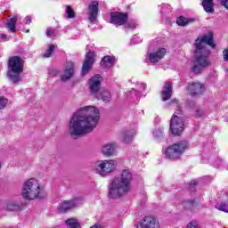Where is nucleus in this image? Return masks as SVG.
<instances>
[{"label":"nucleus","mask_w":228,"mask_h":228,"mask_svg":"<svg viewBox=\"0 0 228 228\" xmlns=\"http://www.w3.org/2000/svg\"><path fill=\"white\" fill-rule=\"evenodd\" d=\"M101 113L94 106H86L78 109L71 117L69 125L70 136L77 138L92 133L99 124Z\"/></svg>","instance_id":"nucleus-1"},{"label":"nucleus","mask_w":228,"mask_h":228,"mask_svg":"<svg viewBox=\"0 0 228 228\" xmlns=\"http://www.w3.org/2000/svg\"><path fill=\"white\" fill-rule=\"evenodd\" d=\"M131 181L133 174L131 170L124 169L121 174L113 179L109 189L110 199H120L131 191Z\"/></svg>","instance_id":"nucleus-2"},{"label":"nucleus","mask_w":228,"mask_h":228,"mask_svg":"<svg viewBox=\"0 0 228 228\" xmlns=\"http://www.w3.org/2000/svg\"><path fill=\"white\" fill-rule=\"evenodd\" d=\"M21 195L26 200H35V199H44L45 197L44 187L36 178H30L24 182Z\"/></svg>","instance_id":"nucleus-3"},{"label":"nucleus","mask_w":228,"mask_h":228,"mask_svg":"<svg viewBox=\"0 0 228 228\" xmlns=\"http://www.w3.org/2000/svg\"><path fill=\"white\" fill-rule=\"evenodd\" d=\"M24 72V61L19 56H12L8 61L7 76L12 83L20 81V74Z\"/></svg>","instance_id":"nucleus-4"},{"label":"nucleus","mask_w":228,"mask_h":228,"mask_svg":"<svg viewBox=\"0 0 228 228\" xmlns=\"http://www.w3.org/2000/svg\"><path fill=\"white\" fill-rule=\"evenodd\" d=\"M172 105L174 108H175L176 112L172 116L171 121H170V131L172 134L175 136H179L181 133L184 130V118L183 116V110H181V103H179V101L174 100L172 102Z\"/></svg>","instance_id":"nucleus-5"},{"label":"nucleus","mask_w":228,"mask_h":228,"mask_svg":"<svg viewBox=\"0 0 228 228\" xmlns=\"http://www.w3.org/2000/svg\"><path fill=\"white\" fill-rule=\"evenodd\" d=\"M211 61H209V51L195 52L194 53V65L192 67V72L199 74L202 72V69L209 67Z\"/></svg>","instance_id":"nucleus-6"},{"label":"nucleus","mask_w":228,"mask_h":228,"mask_svg":"<svg viewBox=\"0 0 228 228\" xmlns=\"http://www.w3.org/2000/svg\"><path fill=\"white\" fill-rule=\"evenodd\" d=\"M94 172L104 177L107 174H111L117 168V161L115 160H99L94 164Z\"/></svg>","instance_id":"nucleus-7"},{"label":"nucleus","mask_w":228,"mask_h":228,"mask_svg":"<svg viewBox=\"0 0 228 228\" xmlns=\"http://www.w3.org/2000/svg\"><path fill=\"white\" fill-rule=\"evenodd\" d=\"M186 149H188L187 142H176L167 147L165 151V156L167 159H179V158L184 154Z\"/></svg>","instance_id":"nucleus-8"},{"label":"nucleus","mask_w":228,"mask_h":228,"mask_svg":"<svg viewBox=\"0 0 228 228\" xmlns=\"http://www.w3.org/2000/svg\"><path fill=\"white\" fill-rule=\"evenodd\" d=\"M206 45H210L212 49L216 47V45H215V42L213 41V34L208 33L205 36H200L196 39L195 53H204L205 51H209L206 49Z\"/></svg>","instance_id":"nucleus-9"},{"label":"nucleus","mask_w":228,"mask_h":228,"mask_svg":"<svg viewBox=\"0 0 228 228\" xmlns=\"http://www.w3.org/2000/svg\"><path fill=\"white\" fill-rule=\"evenodd\" d=\"M137 228H159V221L154 216H146L140 221Z\"/></svg>","instance_id":"nucleus-10"},{"label":"nucleus","mask_w":228,"mask_h":228,"mask_svg":"<svg viewBox=\"0 0 228 228\" xmlns=\"http://www.w3.org/2000/svg\"><path fill=\"white\" fill-rule=\"evenodd\" d=\"M187 90L190 95H202L206 92V86L200 82H192L188 85Z\"/></svg>","instance_id":"nucleus-11"},{"label":"nucleus","mask_w":228,"mask_h":228,"mask_svg":"<svg viewBox=\"0 0 228 228\" xmlns=\"http://www.w3.org/2000/svg\"><path fill=\"white\" fill-rule=\"evenodd\" d=\"M95 53L94 52H89L86 55V61L82 66V76H86L88 72H90L94 63H95V60L94 59Z\"/></svg>","instance_id":"nucleus-12"},{"label":"nucleus","mask_w":228,"mask_h":228,"mask_svg":"<svg viewBox=\"0 0 228 228\" xmlns=\"http://www.w3.org/2000/svg\"><path fill=\"white\" fill-rule=\"evenodd\" d=\"M165 54H167V49L159 48L148 54L147 58L151 63H159V61H161L165 58Z\"/></svg>","instance_id":"nucleus-13"},{"label":"nucleus","mask_w":228,"mask_h":228,"mask_svg":"<svg viewBox=\"0 0 228 228\" xmlns=\"http://www.w3.org/2000/svg\"><path fill=\"white\" fill-rule=\"evenodd\" d=\"M110 22L116 26H124L127 22V14L122 12H111Z\"/></svg>","instance_id":"nucleus-14"},{"label":"nucleus","mask_w":228,"mask_h":228,"mask_svg":"<svg viewBox=\"0 0 228 228\" xmlns=\"http://www.w3.org/2000/svg\"><path fill=\"white\" fill-rule=\"evenodd\" d=\"M73 76H74V62L67 61L64 67V69L62 71V74L61 75V79L64 82L69 81V79H70Z\"/></svg>","instance_id":"nucleus-15"},{"label":"nucleus","mask_w":228,"mask_h":228,"mask_svg":"<svg viewBox=\"0 0 228 228\" xmlns=\"http://www.w3.org/2000/svg\"><path fill=\"white\" fill-rule=\"evenodd\" d=\"M101 81H102V77L101 75H94L91 79H89V88L92 94H96L101 88Z\"/></svg>","instance_id":"nucleus-16"},{"label":"nucleus","mask_w":228,"mask_h":228,"mask_svg":"<svg viewBox=\"0 0 228 228\" xmlns=\"http://www.w3.org/2000/svg\"><path fill=\"white\" fill-rule=\"evenodd\" d=\"M97 13H99V2L94 1L89 5V20L90 22H95L97 20Z\"/></svg>","instance_id":"nucleus-17"},{"label":"nucleus","mask_w":228,"mask_h":228,"mask_svg":"<svg viewBox=\"0 0 228 228\" xmlns=\"http://www.w3.org/2000/svg\"><path fill=\"white\" fill-rule=\"evenodd\" d=\"M77 206V202L76 200H66L61 203L58 207L59 213H67L69 209H74Z\"/></svg>","instance_id":"nucleus-18"},{"label":"nucleus","mask_w":228,"mask_h":228,"mask_svg":"<svg viewBox=\"0 0 228 228\" xmlns=\"http://www.w3.org/2000/svg\"><path fill=\"white\" fill-rule=\"evenodd\" d=\"M171 95H172V84L167 82L164 85V89L161 93V99L162 101H168Z\"/></svg>","instance_id":"nucleus-19"},{"label":"nucleus","mask_w":228,"mask_h":228,"mask_svg":"<svg viewBox=\"0 0 228 228\" xmlns=\"http://www.w3.org/2000/svg\"><path fill=\"white\" fill-rule=\"evenodd\" d=\"M117 145L115 143H107L102 146V151L104 156H113L115 154Z\"/></svg>","instance_id":"nucleus-20"},{"label":"nucleus","mask_w":228,"mask_h":228,"mask_svg":"<svg viewBox=\"0 0 228 228\" xmlns=\"http://www.w3.org/2000/svg\"><path fill=\"white\" fill-rule=\"evenodd\" d=\"M96 97L103 101V102H110L111 101V93L106 89H102L99 94L96 93Z\"/></svg>","instance_id":"nucleus-21"},{"label":"nucleus","mask_w":228,"mask_h":228,"mask_svg":"<svg viewBox=\"0 0 228 228\" xmlns=\"http://www.w3.org/2000/svg\"><path fill=\"white\" fill-rule=\"evenodd\" d=\"M115 63V57L111 56H105L102 58L101 61L102 67L103 69H110V67H113V64Z\"/></svg>","instance_id":"nucleus-22"},{"label":"nucleus","mask_w":228,"mask_h":228,"mask_svg":"<svg viewBox=\"0 0 228 228\" xmlns=\"http://www.w3.org/2000/svg\"><path fill=\"white\" fill-rule=\"evenodd\" d=\"M202 6L207 13H213L215 12L213 0H203Z\"/></svg>","instance_id":"nucleus-23"},{"label":"nucleus","mask_w":228,"mask_h":228,"mask_svg":"<svg viewBox=\"0 0 228 228\" xmlns=\"http://www.w3.org/2000/svg\"><path fill=\"white\" fill-rule=\"evenodd\" d=\"M15 24H17V17L11 18L8 22L6 23V28L12 32L15 33L17 31V28L15 27Z\"/></svg>","instance_id":"nucleus-24"},{"label":"nucleus","mask_w":228,"mask_h":228,"mask_svg":"<svg viewBox=\"0 0 228 228\" xmlns=\"http://www.w3.org/2000/svg\"><path fill=\"white\" fill-rule=\"evenodd\" d=\"M66 225L68 228H79L80 224L79 222H77V219H68L66 220Z\"/></svg>","instance_id":"nucleus-25"},{"label":"nucleus","mask_w":228,"mask_h":228,"mask_svg":"<svg viewBox=\"0 0 228 228\" xmlns=\"http://www.w3.org/2000/svg\"><path fill=\"white\" fill-rule=\"evenodd\" d=\"M6 209H8L9 211H19V209H20V207L19 206V204L13 201H10L7 204Z\"/></svg>","instance_id":"nucleus-26"},{"label":"nucleus","mask_w":228,"mask_h":228,"mask_svg":"<svg viewBox=\"0 0 228 228\" xmlns=\"http://www.w3.org/2000/svg\"><path fill=\"white\" fill-rule=\"evenodd\" d=\"M66 14L68 19H74L76 17V12H74V9L70 5L66 6Z\"/></svg>","instance_id":"nucleus-27"},{"label":"nucleus","mask_w":228,"mask_h":228,"mask_svg":"<svg viewBox=\"0 0 228 228\" xmlns=\"http://www.w3.org/2000/svg\"><path fill=\"white\" fill-rule=\"evenodd\" d=\"M190 22V20H188V19L180 16L177 20H176V24H178V26H186L188 25V23Z\"/></svg>","instance_id":"nucleus-28"},{"label":"nucleus","mask_w":228,"mask_h":228,"mask_svg":"<svg viewBox=\"0 0 228 228\" xmlns=\"http://www.w3.org/2000/svg\"><path fill=\"white\" fill-rule=\"evenodd\" d=\"M195 204L196 202L193 200H187L183 202V208H185V209H191L195 206Z\"/></svg>","instance_id":"nucleus-29"},{"label":"nucleus","mask_w":228,"mask_h":228,"mask_svg":"<svg viewBox=\"0 0 228 228\" xmlns=\"http://www.w3.org/2000/svg\"><path fill=\"white\" fill-rule=\"evenodd\" d=\"M53 51H54V45H51L44 53V58H49L53 54Z\"/></svg>","instance_id":"nucleus-30"},{"label":"nucleus","mask_w":228,"mask_h":228,"mask_svg":"<svg viewBox=\"0 0 228 228\" xmlns=\"http://www.w3.org/2000/svg\"><path fill=\"white\" fill-rule=\"evenodd\" d=\"M219 211H224V213H228V202L221 203L220 205L216 206Z\"/></svg>","instance_id":"nucleus-31"},{"label":"nucleus","mask_w":228,"mask_h":228,"mask_svg":"<svg viewBox=\"0 0 228 228\" xmlns=\"http://www.w3.org/2000/svg\"><path fill=\"white\" fill-rule=\"evenodd\" d=\"M7 104H8V99L3 96H0V110H4Z\"/></svg>","instance_id":"nucleus-32"},{"label":"nucleus","mask_w":228,"mask_h":228,"mask_svg":"<svg viewBox=\"0 0 228 228\" xmlns=\"http://www.w3.org/2000/svg\"><path fill=\"white\" fill-rule=\"evenodd\" d=\"M46 36L49 37V38H54V37H56V30L54 28H47Z\"/></svg>","instance_id":"nucleus-33"},{"label":"nucleus","mask_w":228,"mask_h":228,"mask_svg":"<svg viewBox=\"0 0 228 228\" xmlns=\"http://www.w3.org/2000/svg\"><path fill=\"white\" fill-rule=\"evenodd\" d=\"M186 228H200V226H199V223H197V221H191L187 224Z\"/></svg>","instance_id":"nucleus-34"},{"label":"nucleus","mask_w":228,"mask_h":228,"mask_svg":"<svg viewBox=\"0 0 228 228\" xmlns=\"http://www.w3.org/2000/svg\"><path fill=\"white\" fill-rule=\"evenodd\" d=\"M123 140H124L125 143H131V142H133V137L129 134H124Z\"/></svg>","instance_id":"nucleus-35"},{"label":"nucleus","mask_w":228,"mask_h":228,"mask_svg":"<svg viewBox=\"0 0 228 228\" xmlns=\"http://www.w3.org/2000/svg\"><path fill=\"white\" fill-rule=\"evenodd\" d=\"M223 56H224V61H228V48H226L225 50H224V52H223Z\"/></svg>","instance_id":"nucleus-36"},{"label":"nucleus","mask_w":228,"mask_h":228,"mask_svg":"<svg viewBox=\"0 0 228 228\" xmlns=\"http://www.w3.org/2000/svg\"><path fill=\"white\" fill-rule=\"evenodd\" d=\"M221 4L228 10V0H221Z\"/></svg>","instance_id":"nucleus-37"},{"label":"nucleus","mask_w":228,"mask_h":228,"mask_svg":"<svg viewBox=\"0 0 228 228\" xmlns=\"http://www.w3.org/2000/svg\"><path fill=\"white\" fill-rule=\"evenodd\" d=\"M50 76H58V70L56 69H50L49 70Z\"/></svg>","instance_id":"nucleus-38"},{"label":"nucleus","mask_w":228,"mask_h":228,"mask_svg":"<svg viewBox=\"0 0 228 228\" xmlns=\"http://www.w3.org/2000/svg\"><path fill=\"white\" fill-rule=\"evenodd\" d=\"M196 117H202V110L199 109L196 110Z\"/></svg>","instance_id":"nucleus-39"},{"label":"nucleus","mask_w":228,"mask_h":228,"mask_svg":"<svg viewBox=\"0 0 228 228\" xmlns=\"http://www.w3.org/2000/svg\"><path fill=\"white\" fill-rule=\"evenodd\" d=\"M25 19H26L25 24H31V17L27 16Z\"/></svg>","instance_id":"nucleus-40"},{"label":"nucleus","mask_w":228,"mask_h":228,"mask_svg":"<svg viewBox=\"0 0 228 228\" xmlns=\"http://www.w3.org/2000/svg\"><path fill=\"white\" fill-rule=\"evenodd\" d=\"M128 28H130V29H134V28H136V25L134 23H128Z\"/></svg>","instance_id":"nucleus-41"},{"label":"nucleus","mask_w":228,"mask_h":228,"mask_svg":"<svg viewBox=\"0 0 228 228\" xmlns=\"http://www.w3.org/2000/svg\"><path fill=\"white\" fill-rule=\"evenodd\" d=\"M142 89L140 90V92H143V90H145V88H147V85L145 84H141Z\"/></svg>","instance_id":"nucleus-42"},{"label":"nucleus","mask_w":228,"mask_h":228,"mask_svg":"<svg viewBox=\"0 0 228 228\" xmlns=\"http://www.w3.org/2000/svg\"><path fill=\"white\" fill-rule=\"evenodd\" d=\"M153 134L155 136H159L161 134V132L157 131V132H154Z\"/></svg>","instance_id":"nucleus-43"},{"label":"nucleus","mask_w":228,"mask_h":228,"mask_svg":"<svg viewBox=\"0 0 228 228\" xmlns=\"http://www.w3.org/2000/svg\"><path fill=\"white\" fill-rule=\"evenodd\" d=\"M0 38H2V39L6 38V34H1Z\"/></svg>","instance_id":"nucleus-44"},{"label":"nucleus","mask_w":228,"mask_h":228,"mask_svg":"<svg viewBox=\"0 0 228 228\" xmlns=\"http://www.w3.org/2000/svg\"><path fill=\"white\" fill-rule=\"evenodd\" d=\"M90 228H101V225L94 224V225L91 226Z\"/></svg>","instance_id":"nucleus-45"},{"label":"nucleus","mask_w":228,"mask_h":228,"mask_svg":"<svg viewBox=\"0 0 228 228\" xmlns=\"http://www.w3.org/2000/svg\"><path fill=\"white\" fill-rule=\"evenodd\" d=\"M1 167H3V164H2L1 161H0V168H1Z\"/></svg>","instance_id":"nucleus-46"},{"label":"nucleus","mask_w":228,"mask_h":228,"mask_svg":"<svg viewBox=\"0 0 228 228\" xmlns=\"http://www.w3.org/2000/svg\"><path fill=\"white\" fill-rule=\"evenodd\" d=\"M27 33H29V30H27Z\"/></svg>","instance_id":"nucleus-47"}]
</instances>
